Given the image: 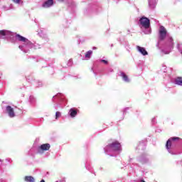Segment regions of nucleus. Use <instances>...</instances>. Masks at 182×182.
<instances>
[{
	"instance_id": "nucleus-9",
	"label": "nucleus",
	"mask_w": 182,
	"mask_h": 182,
	"mask_svg": "<svg viewBox=\"0 0 182 182\" xmlns=\"http://www.w3.org/2000/svg\"><path fill=\"white\" fill-rule=\"evenodd\" d=\"M6 112L10 117H15V111H14V108L11 106H7L6 107Z\"/></svg>"
},
{
	"instance_id": "nucleus-30",
	"label": "nucleus",
	"mask_w": 182,
	"mask_h": 182,
	"mask_svg": "<svg viewBox=\"0 0 182 182\" xmlns=\"http://www.w3.org/2000/svg\"><path fill=\"white\" fill-rule=\"evenodd\" d=\"M40 182H45V180L42 179Z\"/></svg>"
},
{
	"instance_id": "nucleus-21",
	"label": "nucleus",
	"mask_w": 182,
	"mask_h": 182,
	"mask_svg": "<svg viewBox=\"0 0 182 182\" xmlns=\"http://www.w3.org/2000/svg\"><path fill=\"white\" fill-rule=\"evenodd\" d=\"M60 116H62V114L60 113V112H55V119H59V117H60Z\"/></svg>"
},
{
	"instance_id": "nucleus-6",
	"label": "nucleus",
	"mask_w": 182,
	"mask_h": 182,
	"mask_svg": "<svg viewBox=\"0 0 182 182\" xmlns=\"http://www.w3.org/2000/svg\"><path fill=\"white\" fill-rule=\"evenodd\" d=\"M11 36H12V32L6 30H0V39L11 38Z\"/></svg>"
},
{
	"instance_id": "nucleus-4",
	"label": "nucleus",
	"mask_w": 182,
	"mask_h": 182,
	"mask_svg": "<svg viewBox=\"0 0 182 182\" xmlns=\"http://www.w3.org/2000/svg\"><path fill=\"white\" fill-rule=\"evenodd\" d=\"M164 49L162 50V52L165 53V55H168L173 48H174V42H173L172 37H168L166 40V42L164 45Z\"/></svg>"
},
{
	"instance_id": "nucleus-17",
	"label": "nucleus",
	"mask_w": 182,
	"mask_h": 182,
	"mask_svg": "<svg viewBox=\"0 0 182 182\" xmlns=\"http://www.w3.org/2000/svg\"><path fill=\"white\" fill-rule=\"evenodd\" d=\"M175 84L178 85V86H182V78L178 77L175 80Z\"/></svg>"
},
{
	"instance_id": "nucleus-3",
	"label": "nucleus",
	"mask_w": 182,
	"mask_h": 182,
	"mask_svg": "<svg viewBox=\"0 0 182 182\" xmlns=\"http://www.w3.org/2000/svg\"><path fill=\"white\" fill-rule=\"evenodd\" d=\"M139 26L141 29H145L144 31L146 35L151 33V29L150 28V19L146 16H142L139 18Z\"/></svg>"
},
{
	"instance_id": "nucleus-14",
	"label": "nucleus",
	"mask_w": 182,
	"mask_h": 182,
	"mask_svg": "<svg viewBox=\"0 0 182 182\" xmlns=\"http://www.w3.org/2000/svg\"><path fill=\"white\" fill-rule=\"evenodd\" d=\"M68 114L70 116V117H76L77 111H76L75 108H71L68 112Z\"/></svg>"
},
{
	"instance_id": "nucleus-12",
	"label": "nucleus",
	"mask_w": 182,
	"mask_h": 182,
	"mask_svg": "<svg viewBox=\"0 0 182 182\" xmlns=\"http://www.w3.org/2000/svg\"><path fill=\"white\" fill-rule=\"evenodd\" d=\"M53 5V0H48L42 5L43 8H50Z\"/></svg>"
},
{
	"instance_id": "nucleus-15",
	"label": "nucleus",
	"mask_w": 182,
	"mask_h": 182,
	"mask_svg": "<svg viewBox=\"0 0 182 182\" xmlns=\"http://www.w3.org/2000/svg\"><path fill=\"white\" fill-rule=\"evenodd\" d=\"M25 181L26 182H35V178H33V176H25L24 178Z\"/></svg>"
},
{
	"instance_id": "nucleus-18",
	"label": "nucleus",
	"mask_w": 182,
	"mask_h": 182,
	"mask_svg": "<svg viewBox=\"0 0 182 182\" xmlns=\"http://www.w3.org/2000/svg\"><path fill=\"white\" fill-rule=\"evenodd\" d=\"M53 97H58V99H60V100H63V97H65V95H63V94H57L56 95L53 96Z\"/></svg>"
},
{
	"instance_id": "nucleus-25",
	"label": "nucleus",
	"mask_w": 182,
	"mask_h": 182,
	"mask_svg": "<svg viewBox=\"0 0 182 182\" xmlns=\"http://www.w3.org/2000/svg\"><path fill=\"white\" fill-rule=\"evenodd\" d=\"M139 161L141 163H146V159H139Z\"/></svg>"
},
{
	"instance_id": "nucleus-26",
	"label": "nucleus",
	"mask_w": 182,
	"mask_h": 182,
	"mask_svg": "<svg viewBox=\"0 0 182 182\" xmlns=\"http://www.w3.org/2000/svg\"><path fill=\"white\" fill-rule=\"evenodd\" d=\"M37 83H38L37 87H39L42 86V82L38 81Z\"/></svg>"
},
{
	"instance_id": "nucleus-13",
	"label": "nucleus",
	"mask_w": 182,
	"mask_h": 182,
	"mask_svg": "<svg viewBox=\"0 0 182 182\" xmlns=\"http://www.w3.org/2000/svg\"><path fill=\"white\" fill-rule=\"evenodd\" d=\"M157 5V0H149V6L151 9H154Z\"/></svg>"
},
{
	"instance_id": "nucleus-20",
	"label": "nucleus",
	"mask_w": 182,
	"mask_h": 182,
	"mask_svg": "<svg viewBox=\"0 0 182 182\" xmlns=\"http://www.w3.org/2000/svg\"><path fill=\"white\" fill-rule=\"evenodd\" d=\"M181 48H182V44L181 43H178V45H177L178 50V52H180V53L182 54V49H181Z\"/></svg>"
},
{
	"instance_id": "nucleus-31",
	"label": "nucleus",
	"mask_w": 182,
	"mask_h": 182,
	"mask_svg": "<svg viewBox=\"0 0 182 182\" xmlns=\"http://www.w3.org/2000/svg\"><path fill=\"white\" fill-rule=\"evenodd\" d=\"M58 1H59L60 2H63V0H58Z\"/></svg>"
},
{
	"instance_id": "nucleus-16",
	"label": "nucleus",
	"mask_w": 182,
	"mask_h": 182,
	"mask_svg": "<svg viewBox=\"0 0 182 182\" xmlns=\"http://www.w3.org/2000/svg\"><path fill=\"white\" fill-rule=\"evenodd\" d=\"M92 53H93V51H92V50H89L85 53L86 60H89V59H90Z\"/></svg>"
},
{
	"instance_id": "nucleus-27",
	"label": "nucleus",
	"mask_w": 182,
	"mask_h": 182,
	"mask_svg": "<svg viewBox=\"0 0 182 182\" xmlns=\"http://www.w3.org/2000/svg\"><path fill=\"white\" fill-rule=\"evenodd\" d=\"M101 62H102L105 65H107V60H101Z\"/></svg>"
},
{
	"instance_id": "nucleus-24",
	"label": "nucleus",
	"mask_w": 182,
	"mask_h": 182,
	"mask_svg": "<svg viewBox=\"0 0 182 182\" xmlns=\"http://www.w3.org/2000/svg\"><path fill=\"white\" fill-rule=\"evenodd\" d=\"M73 64V60H72V59L69 60L68 63V65L70 66L71 65Z\"/></svg>"
},
{
	"instance_id": "nucleus-19",
	"label": "nucleus",
	"mask_w": 182,
	"mask_h": 182,
	"mask_svg": "<svg viewBox=\"0 0 182 182\" xmlns=\"http://www.w3.org/2000/svg\"><path fill=\"white\" fill-rule=\"evenodd\" d=\"M146 147V144L144 142H141L138 146V149L140 150V149H144Z\"/></svg>"
},
{
	"instance_id": "nucleus-28",
	"label": "nucleus",
	"mask_w": 182,
	"mask_h": 182,
	"mask_svg": "<svg viewBox=\"0 0 182 182\" xmlns=\"http://www.w3.org/2000/svg\"><path fill=\"white\" fill-rule=\"evenodd\" d=\"M127 110H129V107L125 108V109H124V114L126 113V112H127Z\"/></svg>"
},
{
	"instance_id": "nucleus-23",
	"label": "nucleus",
	"mask_w": 182,
	"mask_h": 182,
	"mask_svg": "<svg viewBox=\"0 0 182 182\" xmlns=\"http://www.w3.org/2000/svg\"><path fill=\"white\" fill-rule=\"evenodd\" d=\"M151 123L152 124H156L157 123V120L155 117L151 119Z\"/></svg>"
},
{
	"instance_id": "nucleus-2",
	"label": "nucleus",
	"mask_w": 182,
	"mask_h": 182,
	"mask_svg": "<svg viewBox=\"0 0 182 182\" xmlns=\"http://www.w3.org/2000/svg\"><path fill=\"white\" fill-rule=\"evenodd\" d=\"M104 150L106 154H108V156H117V154H120L122 151V145L119 141H115L112 144L107 145Z\"/></svg>"
},
{
	"instance_id": "nucleus-29",
	"label": "nucleus",
	"mask_w": 182,
	"mask_h": 182,
	"mask_svg": "<svg viewBox=\"0 0 182 182\" xmlns=\"http://www.w3.org/2000/svg\"><path fill=\"white\" fill-rule=\"evenodd\" d=\"M96 49H97V48H96V47H93V48H92V50H96Z\"/></svg>"
},
{
	"instance_id": "nucleus-11",
	"label": "nucleus",
	"mask_w": 182,
	"mask_h": 182,
	"mask_svg": "<svg viewBox=\"0 0 182 182\" xmlns=\"http://www.w3.org/2000/svg\"><path fill=\"white\" fill-rule=\"evenodd\" d=\"M119 76L122 77V80L124 82H126V83H129L130 82V79L129 78V76L126 75L124 72H121Z\"/></svg>"
},
{
	"instance_id": "nucleus-10",
	"label": "nucleus",
	"mask_w": 182,
	"mask_h": 182,
	"mask_svg": "<svg viewBox=\"0 0 182 182\" xmlns=\"http://www.w3.org/2000/svg\"><path fill=\"white\" fill-rule=\"evenodd\" d=\"M136 50H138L139 53H141L143 56H147V55H149V53L147 52V50H146V48L144 47H140L139 46H137Z\"/></svg>"
},
{
	"instance_id": "nucleus-5",
	"label": "nucleus",
	"mask_w": 182,
	"mask_h": 182,
	"mask_svg": "<svg viewBox=\"0 0 182 182\" xmlns=\"http://www.w3.org/2000/svg\"><path fill=\"white\" fill-rule=\"evenodd\" d=\"M166 36H167V30H166V28H164V26H161L159 28L158 45H160V43H161V41H164Z\"/></svg>"
},
{
	"instance_id": "nucleus-8",
	"label": "nucleus",
	"mask_w": 182,
	"mask_h": 182,
	"mask_svg": "<svg viewBox=\"0 0 182 182\" xmlns=\"http://www.w3.org/2000/svg\"><path fill=\"white\" fill-rule=\"evenodd\" d=\"M180 138L178 137H172L166 141V147L168 153H171V154H173V153H171V151H170V147H171V141H176V140H178Z\"/></svg>"
},
{
	"instance_id": "nucleus-1",
	"label": "nucleus",
	"mask_w": 182,
	"mask_h": 182,
	"mask_svg": "<svg viewBox=\"0 0 182 182\" xmlns=\"http://www.w3.org/2000/svg\"><path fill=\"white\" fill-rule=\"evenodd\" d=\"M16 39L21 44L18 46L19 49L24 52V53H28V50L33 49H41V45L33 44L28 38L19 35H16Z\"/></svg>"
},
{
	"instance_id": "nucleus-22",
	"label": "nucleus",
	"mask_w": 182,
	"mask_h": 182,
	"mask_svg": "<svg viewBox=\"0 0 182 182\" xmlns=\"http://www.w3.org/2000/svg\"><path fill=\"white\" fill-rule=\"evenodd\" d=\"M13 2H14V4H18V5H22L23 2L21 0H13Z\"/></svg>"
},
{
	"instance_id": "nucleus-7",
	"label": "nucleus",
	"mask_w": 182,
	"mask_h": 182,
	"mask_svg": "<svg viewBox=\"0 0 182 182\" xmlns=\"http://www.w3.org/2000/svg\"><path fill=\"white\" fill-rule=\"evenodd\" d=\"M50 149V144H43L41 146L38 147V153L42 154L43 151H48Z\"/></svg>"
}]
</instances>
